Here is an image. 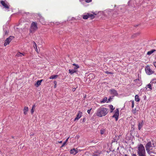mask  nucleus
<instances>
[{
    "label": "nucleus",
    "instance_id": "nucleus-15",
    "mask_svg": "<svg viewBox=\"0 0 156 156\" xmlns=\"http://www.w3.org/2000/svg\"><path fill=\"white\" fill-rule=\"evenodd\" d=\"M28 111V108L27 107H25L23 109V114L26 115Z\"/></svg>",
    "mask_w": 156,
    "mask_h": 156
},
{
    "label": "nucleus",
    "instance_id": "nucleus-25",
    "mask_svg": "<svg viewBox=\"0 0 156 156\" xmlns=\"http://www.w3.org/2000/svg\"><path fill=\"white\" fill-rule=\"evenodd\" d=\"M135 101L137 102L140 101V99H139L138 96L137 95H136L135 96Z\"/></svg>",
    "mask_w": 156,
    "mask_h": 156
},
{
    "label": "nucleus",
    "instance_id": "nucleus-1",
    "mask_svg": "<svg viewBox=\"0 0 156 156\" xmlns=\"http://www.w3.org/2000/svg\"><path fill=\"white\" fill-rule=\"evenodd\" d=\"M108 112V109L102 108H100L98 109L96 115L98 116L101 117L105 115Z\"/></svg>",
    "mask_w": 156,
    "mask_h": 156
},
{
    "label": "nucleus",
    "instance_id": "nucleus-48",
    "mask_svg": "<svg viewBox=\"0 0 156 156\" xmlns=\"http://www.w3.org/2000/svg\"><path fill=\"white\" fill-rule=\"evenodd\" d=\"M147 0L149 1H150V0Z\"/></svg>",
    "mask_w": 156,
    "mask_h": 156
},
{
    "label": "nucleus",
    "instance_id": "nucleus-24",
    "mask_svg": "<svg viewBox=\"0 0 156 156\" xmlns=\"http://www.w3.org/2000/svg\"><path fill=\"white\" fill-rule=\"evenodd\" d=\"M107 97H105L104 98L103 100L101 101V102L102 103H104L106 102L107 101Z\"/></svg>",
    "mask_w": 156,
    "mask_h": 156
},
{
    "label": "nucleus",
    "instance_id": "nucleus-30",
    "mask_svg": "<svg viewBox=\"0 0 156 156\" xmlns=\"http://www.w3.org/2000/svg\"><path fill=\"white\" fill-rule=\"evenodd\" d=\"M34 108H32L31 110V112L32 114H33L34 113Z\"/></svg>",
    "mask_w": 156,
    "mask_h": 156
},
{
    "label": "nucleus",
    "instance_id": "nucleus-22",
    "mask_svg": "<svg viewBox=\"0 0 156 156\" xmlns=\"http://www.w3.org/2000/svg\"><path fill=\"white\" fill-rule=\"evenodd\" d=\"M58 76V75H53L51 76L49 79H56Z\"/></svg>",
    "mask_w": 156,
    "mask_h": 156
},
{
    "label": "nucleus",
    "instance_id": "nucleus-13",
    "mask_svg": "<svg viewBox=\"0 0 156 156\" xmlns=\"http://www.w3.org/2000/svg\"><path fill=\"white\" fill-rule=\"evenodd\" d=\"M135 82L137 84L138 86H140L142 84L141 80L139 79H138L135 80Z\"/></svg>",
    "mask_w": 156,
    "mask_h": 156
},
{
    "label": "nucleus",
    "instance_id": "nucleus-12",
    "mask_svg": "<svg viewBox=\"0 0 156 156\" xmlns=\"http://www.w3.org/2000/svg\"><path fill=\"white\" fill-rule=\"evenodd\" d=\"M82 116V112L80 111H78L76 117L74 121L78 120Z\"/></svg>",
    "mask_w": 156,
    "mask_h": 156
},
{
    "label": "nucleus",
    "instance_id": "nucleus-16",
    "mask_svg": "<svg viewBox=\"0 0 156 156\" xmlns=\"http://www.w3.org/2000/svg\"><path fill=\"white\" fill-rule=\"evenodd\" d=\"M108 12V10H105L104 12L100 11L98 12V15L101 14L104 15H106Z\"/></svg>",
    "mask_w": 156,
    "mask_h": 156
},
{
    "label": "nucleus",
    "instance_id": "nucleus-3",
    "mask_svg": "<svg viewBox=\"0 0 156 156\" xmlns=\"http://www.w3.org/2000/svg\"><path fill=\"white\" fill-rule=\"evenodd\" d=\"M38 29L37 23L33 22L32 23L30 29V32L31 33H34Z\"/></svg>",
    "mask_w": 156,
    "mask_h": 156
},
{
    "label": "nucleus",
    "instance_id": "nucleus-19",
    "mask_svg": "<svg viewBox=\"0 0 156 156\" xmlns=\"http://www.w3.org/2000/svg\"><path fill=\"white\" fill-rule=\"evenodd\" d=\"M77 153V151H76L75 149L71 150L70 151V153L71 154H75Z\"/></svg>",
    "mask_w": 156,
    "mask_h": 156
},
{
    "label": "nucleus",
    "instance_id": "nucleus-2",
    "mask_svg": "<svg viewBox=\"0 0 156 156\" xmlns=\"http://www.w3.org/2000/svg\"><path fill=\"white\" fill-rule=\"evenodd\" d=\"M137 151L139 156H146L145 149L142 144L138 145Z\"/></svg>",
    "mask_w": 156,
    "mask_h": 156
},
{
    "label": "nucleus",
    "instance_id": "nucleus-36",
    "mask_svg": "<svg viewBox=\"0 0 156 156\" xmlns=\"http://www.w3.org/2000/svg\"><path fill=\"white\" fill-rule=\"evenodd\" d=\"M4 31L5 32V34H7L8 32V31L6 30H4Z\"/></svg>",
    "mask_w": 156,
    "mask_h": 156
},
{
    "label": "nucleus",
    "instance_id": "nucleus-23",
    "mask_svg": "<svg viewBox=\"0 0 156 156\" xmlns=\"http://www.w3.org/2000/svg\"><path fill=\"white\" fill-rule=\"evenodd\" d=\"M43 81V80H38L36 84L37 85V87L40 85L41 84V82Z\"/></svg>",
    "mask_w": 156,
    "mask_h": 156
},
{
    "label": "nucleus",
    "instance_id": "nucleus-40",
    "mask_svg": "<svg viewBox=\"0 0 156 156\" xmlns=\"http://www.w3.org/2000/svg\"><path fill=\"white\" fill-rule=\"evenodd\" d=\"M132 156H137L136 154H132Z\"/></svg>",
    "mask_w": 156,
    "mask_h": 156
},
{
    "label": "nucleus",
    "instance_id": "nucleus-7",
    "mask_svg": "<svg viewBox=\"0 0 156 156\" xmlns=\"http://www.w3.org/2000/svg\"><path fill=\"white\" fill-rule=\"evenodd\" d=\"M0 2L2 6L6 9L9 8V5L8 2H5L3 1H1Z\"/></svg>",
    "mask_w": 156,
    "mask_h": 156
},
{
    "label": "nucleus",
    "instance_id": "nucleus-10",
    "mask_svg": "<svg viewBox=\"0 0 156 156\" xmlns=\"http://www.w3.org/2000/svg\"><path fill=\"white\" fill-rule=\"evenodd\" d=\"M156 83V81H154V80H152L150 82V83L148 84L147 86L146 87V88L147 89L149 88V89L148 90H152L151 86L152 85L153 83Z\"/></svg>",
    "mask_w": 156,
    "mask_h": 156
},
{
    "label": "nucleus",
    "instance_id": "nucleus-6",
    "mask_svg": "<svg viewBox=\"0 0 156 156\" xmlns=\"http://www.w3.org/2000/svg\"><path fill=\"white\" fill-rule=\"evenodd\" d=\"M82 17L83 19L85 20L87 19L88 18H90L92 19L94 18L93 14L89 13H85L83 15Z\"/></svg>",
    "mask_w": 156,
    "mask_h": 156
},
{
    "label": "nucleus",
    "instance_id": "nucleus-43",
    "mask_svg": "<svg viewBox=\"0 0 156 156\" xmlns=\"http://www.w3.org/2000/svg\"><path fill=\"white\" fill-rule=\"evenodd\" d=\"M68 138L65 141V142H66H66L68 140Z\"/></svg>",
    "mask_w": 156,
    "mask_h": 156
},
{
    "label": "nucleus",
    "instance_id": "nucleus-31",
    "mask_svg": "<svg viewBox=\"0 0 156 156\" xmlns=\"http://www.w3.org/2000/svg\"><path fill=\"white\" fill-rule=\"evenodd\" d=\"M131 101L132 102V108H133L134 107V101Z\"/></svg>",
    "mask_w": 156,
    "mask_h": 156
},
{
    "label": "nucleus",
    "instance_id": "nucleus-41",
    "mask_svg": "<svg viewBox=\"0 0 156 156\" xmlns=\"http://www.w3.org/2000/svg\"><path fill=\"white\" fill-rule=\"evenodd\" d=\"M89 76L90 77L91 76L92 77L93 75L92 74H90Z\"/></svg>",
    "mask_w": 156,
    "mask_h": 156
},
{
    "label": "nucleus",
    "instance_id": "nucleus-20",
    "mask_svg": "<svg viewBox=\"0 0 156 156\" xmlns=\"http://www.w3.org/2000/svg\"><path fill=\"white\" fill-rule=\"evenodd\" d=\"M69 73L71 75L73 74L74 73L76 72V71L75 70H74L73 69H69Z\"/></svg>",
    "mask_w": 156,
    "mask_h": 156
},
{
    "label": "nucleus",
    "instance_id": "nucleus-11",
    "mask_svg": "<svg viewBox=\"0 0 156 156\" xmlns=\"http://www.w3.org/2000/svg\"><path fill=\"white\" fill-rule=\"evenodd\" d=\"M109 92L113 96H117L118 95V93L117 91L114 89L110 90Z\"/></svg>",
    "mask_w": 156,
    "mask_h": 156
},
{
    "label": "nucleus",
    "instance_id": "nucleus-38",
    "mask_svg": "<svg viewBox=\"0 0 156 156\" xmlns=\"http://www.w3.org/2000/svg\"><path fill=\"white\" fill-rule=\"evenodd\" d=\"M66 142H64V143H63V144H62V147H63V146H64L66 144Z\"/></svg>",
    "mask_w": 156,
    "mask_h": 156
},
{
    "label": "nucleus",
    "instance_id": "nucleus-37",
    "mask_svg": "<svg viewBox=\"0 0 156 156\" xmlns=\"http://www.w3.org/2000/svg\"><path fill=\"white\" fill-rule=\"evenodd\" d=\"M35 105H33L32 106V108H34V109H35Z\"/></svg>",
    "mask_w": 156,
    "mask_h": 156
},
{
    "label": "nucleus",
    "instance_id": "nucleus-45",
    "mask_svg": "<svg viewBox=\"0 0 156 156\" xmlns=\"http://www.w3.org/2000/svg\"><path fill=\"white\" fill-rule=\"evenodd\" d=\"M74 19V17H72V19H71V20H73Z\"/></svg>",
    "mask_w": 156,
    "mask_h": 156
},
{
    "label": "nucleus",
    "instance_id": "nucleus-9",
    "mask_svg": "<svg viewBox=\"0 0 156 156\" xmlns=\"http://www.w3.org/2000/svg\"><path fill=\"white\" fill-rule=\"evenodd\" d=\"M13 38V37L12 36H10L9 38H7L5 41L4 45L5 46H6L7 45L9 44L10 42L12 41V39Z\"/></svg>",
    "mask_w": 156,
    "mask_h": 156
},
{
    "label": "nucleus",
    "instance_id": "nucleus-27",
    "mask_svg": "<svg viewBox=\"0 0 156 156\" xmlns=\"http://www.w3.org/2000/svg\"><path fill=\"white\" fill-rule=\"evenodd\" d=\"M105 129H102L100 131V133L101 135L104 134L105 132Z\"/></svg>",
    "mask_w": 156,
    "mask_h": 156
},
{
    "label": "nucleus",
    "instance_id": "nucleus-28",
    "mask_svg": "<svg viewBox=\"0 0 156 156\" xmlns=\"http://www.w3.org/2000/svg\"><path fill=\"white\" fill-rule=\"evenodd\" d=\"M33 43H34V44L35 45V46H34V48H35V47H36V51L38 53V49H37V45H36V44L34 42Z\"/></svg>",
    "mask_w": 156,
    "mask_h": 156
},
{
    "label": "nucleus",
    "instance_id": "nucleus-42",
    "mask_svg": "<svg viewBox=\"0 0 156 156\" xmlns=\"http://www.w3.org/2000/svg\"><path fill=\"white\" fill-rule=\"evenodd\" d=\"M75 90H76L75 88H73L72 89V90L73 91H75Z\"/></svg>",
    "mask_w": 156,
    "mask_h": 156
},
{
    "label": "nucleus",
    "instance_id": "nucleus-34",
    "mask_svg": "<svg viewBox=\"0 0 156 156\" xmlns=\"http://www.w3.org/2000/svg\"><path fill=\"white\" fill-rule=\"evenodd\" d=\"M132 0H130L128 2V4L129 5L132 2Z\"/></svg>",
    "mask_w": 156,
    "mask_h": 156
},
{
    "label": "nucleus",
    "instance_id": "nucleus-46",
    "mask_svg": "<svg viewBox=\"0 0 156 156\" xmlns=\"http://www.w3.org/2000/svg\"><path fill=\"white\" fill-rule=\"evenodd\" d=\"M58 143H62V141H59V142H58Z\"/></svg>",
    "mask_w": 156,
    "mask_h": 156
},
{
    "label": "nucleus",
    "instance_id": "nucleus-17",
    "mask_svg": "<svg viewBox=\"0 0 156 156\" xmlns=\"http://www.w3.org/2000/svg\"><path fill=\"white\" fill-rule=\"evenodd\" d=\"M156 51V50L155 49H153L152 50L147 52V54L148 55H151L153 53L155 52Z\"/></svg>",
    "mask_w": 156,
    "mask_h": 156
},
{
    "label": "nucleus",
    "instance_id": "nucleus-29",
    "mask_svg": "<svg viewBox=\"0 0 156 156\" xmlns=\"http://www.w3.org/2000/svg\"><path fill=\"white\" fill-rule=\"evenodd\" d=\"M107 74H113V73L111 72H109L108 71H106L105 72Z\"/></svg>",
    "mask_w": 156,
    "mask_h": 156
},
{
    "label": "nucleus",
    "instance_id": "nucleus-4",
    "mask_svg": "<svg viewBox=\"0 0 156 156\" xmlns=\"http://www.w3.org/2000/svg\"><path fill=\"white\" fill-rule=\"evenodd\" d=\"M152 145L151 143V142H148L145 146V148L146 150L147 153L149 154L152 153V152L150 151L152 149Z\"/></svg>",
    "mask_w": 156,
    "mask_h": 156
},
{
    "label": "nucleus",
    "instance_id": "nucleus-39",
    "mask_svg": "<svg viewBox=\"0 0 156 156\" xmlns=\"http://www.w3.org/2000/svg\"><path fill=\"white\" fill-rule=\"evenodd\" d=\"M154 65L156 68V62H154Z\"/></svg>",
    "mask_w": 156,
    "mask_h": 156
},
{
    "label": "nucleus",
    "instance_id": "nucleus-33",
    "mask_svg": "<svg viewBox=\"0 0 156 156\" xmlns=\"http://www.w3.org/2000/svg\"><path fill=\"white\" fill-rule=\"evenodd\" d=\"M136 108L133 109L132 110V112L134 114L135 113H136Z\"/></svg>",
    "mask_w": 156,
    "mask_h": 156
},
{
    "label": "nucleus",
    "instance_id": "nucleus-21",
    "mask_svg": "<svg viewBox=\"0 0 156 156\" xmlns=\"http://www.w3.org/2000/svg\"><path fill=\"white\" fill-rule=\"evenodd\" d=\"M24 55L23 53H21L20 52H18L16 54V56L17 57H22L24 56Z\"/></svg>",
    "mask_w": 156,
    "mask_h": 156
},
{
    "label": "nucleus",
    "instance_id": "nucleus-44",
    "mask_svg": "<svg viewBox=\"0 0 156 156\" xmlns=\"http://www.w3.org/2000/svg\"><path fill=\"white\" fill-rule=\"evenodd\" d=\"M155 146L154 145V144H153V146H152L153 147H155Z\"/></svg>",
    "mask_w": 156,
    "mask_h": 156
},
{
    "label": "nucleus",
    "instance_id": "nucleus-14",
    "mask_svg": "<svg viewBox=\"0 0 156 156\" xmlns=\"http://www.w3.org/2000/svg\"><path fill=\"white\" fill-rule=\"evenodd\" d=\"M73 66H74L73 69L74 70H75L76 71V72L77 71V69L79 68V66L78 65L75 63L73 64Z\"/></svg>",
    "mask_w": 156,
    "mask_h": 156
},
{
    "label": "nucleus",
    "instance_id": "nucleus-47",
    "mask_svg": "<svg viewBox=\"0 0 156 156\" xmlns=\"http://www.w3.org/2000/svg\"><path fill=\"white\" fill-rule=\"evenodd\" d=\"M124 156H128V155H127V154H125Z\"/></svg>",
    "mask_w": 156,
    "mask_h": 156
},
{
    "label": "nucleus",
    "instance_id": "nucleus-26",
    "mask_svg": "<svg viewBox=\"0 0 156 156\" xmlns=\"http://www.w3.org/2000/svg\"><path fill=\"white\" fill-rule=\"evenodd\" d=\"M109 107L111 109L110 112H113V110L115 108H113V107L112 105H110L109 106Z\"/></svg>",
    "mask_w": 156,
    "mask_h": 156
},
{
    "label": "nucleus",
    "instance_id": "nucleus-5",
    "mask_svg": "<svg viewBox=\"0 0 156 156\" xmlns=\"http://www.w3.org/2000/svg\"><path fill=\"white\" fill-rule=\"evenodd\" d=\"M145 70L146 73L148 75H151L154 73V71L152 70L149 66H147L145 67Z\"/></svg>",
    "mask_w": 156,
    "mask_h": 156
},
{
    "label": "nucleus",
    "instance_id": "nucleus-35",
    "mask_svg": "<svg viewBox=\"0 0 156 156\" xmlns=\"http://www.w3.org/2000/svg\"><path fill=\"white\" fill-rule=\"evenodd\" d=\"M91 109H89L87 110V113H88V114H90V112H91Z\"/></svg>",
    "mask_w": 156,
    "mask_h": 156
},
{
    "label": "nucleus",
    "instance_id": "nucleus-8",
    "mask_svg": "<svg viewBox=\"0 0 156 156\" xmlns=\"http://www.w3.org/2000/svg\"><path fill=\"white\" fill-rule=\"evenodd\" d=\"M119 115V110L118 108H117L115 110L114 115L112 116V117L115 118L116 121H117L118 120Z\"/></svg>",
    "mask_w": 156,
    "mask_h": 156
},
{
    "label": "nucleus",
    "instance_id": "nucleus-18",
    "mask_svg": "<svg viewBox=\"0 0 156 156\" xmlns=\"http://www.w3.org/2000/svg\"><path fill=\"white\" fill-rule=\"evenodd\" d=\"M144 123L143 121L139 122L138 124V129L140 130L143 125Z\"/></svg>",
    "mask_w": 156,
    "mask_h": 156
},
{
    "label": "nucleus",
    "instance_id": "nucleus-32",
    "mask_svg": "<svg viewBox=\"0 0 156 156\" xmlns=\"http://www.w3.org/2000/svg\"><path fill=\"white\" fill-rule=\"evenodd\" d=\"M92 0H85V1L87 3L90 2Z\"/></svg>",
    "mask_w": 156,
    "mask_h": 156
}]
</instances>
